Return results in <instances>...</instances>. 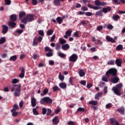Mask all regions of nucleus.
Segmentation results:
<instances>
[{
    "label": "nucleus",
    "mask_w": 125,
    "mask_h": 125,
    "mask_svg": "<svg viewBox=\"0 0 125 125\" xmlns=\"http://www.w3.org/2000/svg\"><path fill=\"white\" fill-rule=\"evenodd\" d=\"M6 41L5 39V37H1L0 38V44H2V43H4Z\"/></svg>",
    "instance_id": "c9c22d12"
},
{
    "label": "nucleus",
    "mask_w": 125,
    "mask_h": 125,
    "mask_svg": "<svg viewBox=\"0 0 125 125\" xmlns=\"http://www.w3.org/2000/svg\"><path fill=\"white\" fill-rule=\"evenodd\" d=\"M117 73L118 70L115 68H110L105 73L106 76H109L110 75H112L113 77H117Z\"/></svg>",
    "instance_id": "20e7f679"
},
{
    "label": "nucleus",
    "mask_w": 125,
    "mask_h": 125,
    "mask_svg": "<svg viewBox=\"0 0 125 125\" xmlns=\"http://www.w3.org/2000/svg\"><path fill=\"white\" fill-rule=\"evenodd\" d=\"M88 104L90 105H93V106H96V105H97V104H98V102H97V101H89Z\"/></svg>",
    "instance_id": "393cba45"
},
{
    "label": "nucleus",
    "mask_w": 125,
    "mask_h": 125,
    "mask_svg": "<svg viewBox=\"0 0 125 125\" xmlns=\"http://www.w3.org/2000/svg\"><path fill=\"white\" fill-rule=\"evenodd\" d=\"M58 55L61 57V58H66V57L67 56V55L60 52L58 53Z\"/></svg>",
    "instance_id": "b1692460"
},
{
    "label": "nucleus",
    "mask_w": 125,
    "mask_h": 125,
    "mask_svg": "<svg viewBox=\"0 0 125 125\" xmlns=\"http://www.w3.org/2000/svg\"><path fill=\"white\" fill-rule=\"evenodd\" d=\"M23 32H24V31L22 29H17L16 30V33L19 34V35H21Z\"/></svg>",
    "instance_id": "3c124183"
},
{
    "label": "nucleus",
    "mask_w": 125,
    "mask_h": 125,
    "mask_svg": "<svg viewBox=\"0 0 125 125\" xmlns=\"http://www.w3.org/2000/svg\"><path fill=\"white\" fill-rule=\"evenodd\" d=\"M117 111L120 114H121V115H125V108L124 106H122L119 108L117 109Z\"/></svg>",
    "instance_id": "dca6fc26"
},
{
    "label": "nucleus",
    "mask_w": 125,
    "mask_h": 125,
    "mask_svg": "<svg viewBox=\"0 0 125 125\" xmlns=\"http://www.w3.org/2000/svg\"><path fill=\"white\" fill-rule=\"evenodd\" d=\"M31 100L32 106L36 107L37 106V100H36V98L35 97H31Z\"/></svg>",
    "instance_id": "f8f14e48"
},
{
    "label": "nucleus",
    "mask_w": 125,
    "mask_h": 125,
    "mask_svg": "<svg viewBox=\"0 0 125 125\" xmlns=\"http://www.w3.org/2000/svg\"><path fill=\"white\" fill-rule=\"evenodd\" d=\"M32 4L33 5H37L38 4V0H32Z\"/></svg>",
    "instance_id": "774afa93"
},
{
    "label": "nucleus",
    "mask_w": 125,
    "mask_h": 125,
    "mask_svg": "<svg viewBox=\"0 0 125 125\" xmlns=\"http://www.w3.org/2000/svg\"><path fill=\"white\" fill-rule=\"evenodd\" d=\"M8 26L11 29H13L16 26V23L13 21H8Z\"/></svg>",
    "instance_id": "f3484780"
},
{
    "label": "nucleus",
    "mask_w": 125,
    "mask_h": 125,
    "mask_svg": "<svg viewBox=\"0 0 125 125\" xmlns=\"http://www.w3.org/2000/svg\"><path fill=\"white\" fill-rule=\"evenodd\" d=\"M106 28L108 30H113L114 26L112 24H108L106 26Z\"/></svg>",
    "instance_id": "a18cd8bd"
},
{
    "label": "nucleus",
    "mask_w": 125,
    "mask_h": 125,
    "mask_svg": "<svg viewBox=\"0 0 125 125\" xmlns=\"http://www.w3.org/2000/svg\"><path fill=\"white\" fill-rule=\"evenodd\" d=\"M122 63H123V61L121 59H116L115 60V63L118 67H122Z\"/></svg>",
    "instance_id": "9d476101"
},
{
    "label": "nucleus",
    "mask_w": 125,
    "mask_h": 125,
    "mask_svg": "<svg viewBox=\"0 0 125 125\" xmlns=\"http://www.w3.org/2000/svg\"><path fill=\"white\" fill-rule=\"evenodd\" d=\"M48 93V89L46 88L43 90V93H41V96H44V95H46Z\"/></svg>",
    "instance_id": "473e14b6"
},
{
    "label": "nucleus",
    "mask_w": 125,
    "mask_h": 125,
    "mask_svg": "<svg viewBox=\"0 0 125 125\" xmlns=\"http://www.w3.org/2000/svg\"><path fill=\"white\" fill-rule=\"evenodd\" d=\"M36 38L34 39L33 42V45L36 46L38 45V42L36 41Z\"/></svg>",
    "instance_id": "e2e57ef3"
},
{
    "label": "nucleus",
    "mask_w": 125,
    "mask_h": 125,
    "mask_svg": "<svg viewBox=\"0 0 125 125\" xmlns=\"http://www.w3.org/2000/svg\"><path fill=\"white\" fill-rule=\"evenodd\" d=\"M53 3L56 6H60L61 3L59 0H54Z\"/></svg>",
    "instance_id": "c756f323"
},
{
    "label": "nucleus",
    "mask_w": 125,
    "mask_h": 125,
    "mask_svg": "<svg viewBox=\"0 0 125 125\" xmlns=\"http://www.w3.org/2000/svg\"><path fill=\"white\" fill-rule=\"evenodd\" d=\"M95 4L97 5V6H104V5H107V3L103 1V2H100V1L98 0H96L95 1Z\"/></svg>",
    "instance_id": "6e6552de"
},
{
    "label": "nucleus",
    "mask_w": 125,
    "mask_h": 125,
    "mask_svg": "<svg viewBox=\"0 0 125 125\" xmlns=\"http://www.w3.org/2000/svg\"><path fill=\"white\" fill-rule=\"evenodd\" d=\"M85 15L86 16H92V13L90 12H86L85 13Z\"/></svg>",
    "instance_id": "4d7b16f0"
},
{
    "label": "nucleus",
    "mask_w": 125,
    "mask_h": 125,
    "mask_svg": "<svg viewBox=\"0 0 125 125\" xmlns=\"http://www.w3.org/2000/svg\"><path fill=\"white\" fill-rule=\"evenodd\" d=\"M59 86L62 88V89H65V88H66L67 87V84L64 82H62L59 83Z\"/></svg>",
    "instance_id": "a211bd4d"
},
{
    "label": "nucleus",
    "mask_w": 125,
    "mask_h": 125,
    "mask_svg": "<svg viewBox=\"0 0 125 125\" xmlns=\"http://www.w3.org/2000/svg\"><path fill=\"white\" fill-rule=\"evenodd\" d=\"M112 8L110 6H107L106 7H104L103 8V12L104 13H107L109 11H111Z\"/></svg>",
    "instance_id": "2eb2a0df"
},
{
    "label": "nucleus",
    "mask_w": 125,
    "mask_h": 125,
    "mask_svg": "<svg viewBox=\"0 0 125 125\" xmlns=\"http://www.w3.org/2000/svg\"><path fill=\"white\" fill-rule=\"evenodd\" d=\"M20 88H21V85L13 84L12 86V89L11 91H12V92H13V91H14L15 90V96L19 97L20 96V93L21 92Z\"/></svg>",
    "instance_id": "f257e3e1"
},
{
    "label": "nucleus",
    "mask_w": 125,
    "mask_h": 125,
    "mask_svg": "<svg viewBox=\"0 0 125 125\" xmlns=\"http://www.w3.org/2000/svg\"><path fill=\"white\" fill-rule=\"evenodd\" d=\"M103 11L102 10H99L98 11H97L95 13L96 16H103Z\"/></svg>",
    "instance_id": "a878e982"
},
{
    "label": "nucleus",
    "mask_w": 125,
    "mask_h": 125,
    "mask_svg": "<svg viewBox=\"0 0 125 125\" xmlns=\"http://www.w3.org/2000/svg\"><path fill=\"white\" fill-rule=\"evenodd\" d=\"M19 77L21 79L25 77V69H24L23 67L21 68V73L20 74Z\"/></svg>",
    "instance_id": "412c9836"
},
{
    "label": "nucleus",
    "mask_w": 125,
    "mask_h": 125,
    "mask_svg": "<svg viewBox=\"0 0 125 125\" xmlns=\"http://www.w3.org/2000/svg\"><path fill=\"white\" fill-rule=\"evenodd\" d=\"M51 112H52V111L49 108L46 109L45 107H43L42 109V115H45L46 114V116H49V115L51 114Z\"/></svg>",
    "instance_id": "423d86ee"
},
{
    "label": "nucleus",
    "mask_w": 125,
    "mask_h": 125,
    "mask_svg": "<svg viewBox=\"0 0 125 125\" xmlns=\"http://www.w3.org/2000/svg\"><path fill=\"white\" fill-rule=\"evenodd\" d=\"M39 58V54H35L33 55V59L34 60H36V59Z\"/></svg>",
    "instance_id": "0e129e2a"
},
{
    "label": "nucleus",
    "mask_w": 125,
    "mask_h": 125,
    "mask_svg": "<svg viewBox=\"0 0 125 125\" xmlns=\"http://www.w3.org/2000/svg\"><path fill=\"white\" fill-rule=\"evenodd\" d=\"M45 51H46V52L47 51H48V52H50L51 51H52V49H51L50 48H49V47L46 46L45 48Z\"/></svg>",
    "instance_id": "8fccbe9b"
},
{
    "label": "nucleus",
    "mask_w": 125,
    "mask_h": 125,
    "mask_svg": "<svg viewBox=\"0 0 125 125\" xmlns=\"http://www.w3.org/2000/svg\"><path fill=\"white\" fill-rule=\"evenodd\" d=\"M41 104H51L52 103V99L49 97H45L40 100Z\"/></svg>",
    "instance_id": "39448f33"
},
{
    "label": "nucleus",
    "mask_w": 125,
    "mask_h": 125,
    "mask_svg": "<svg viewBox=\"0 0 125 125\" xmlns=\"http://www.w3.org/2000/svg\"><path fill=\"white\" fill-rule=\"evenodd\" d=\"M110 124H111L112 125H115V123L117 121V120H116V119L115 118H110Z\"/></svg>",
    "instance_id": "4c0bfd02"
},
{
    "label": "nucleus",
    "mask_w": 125,
    "mask_h": 125,
    "mask_svg": "<svg viewBox=\"0 0 125 125\" xmlns=\"http://www.w3.org/2000/svg\"><path fill=\"white\" fill-rule=\"evenodd\" d=\"M59 79L60 81H61V82H63V81H64L65 79V76L62 75L61 73H60L59 75Z\"/></svg>",
    "instance_id": "7c9ffc66"
},
{
    "label": "nucleus",
    "mask_w": 125,
    "mask_h": 125,
    "mask_svg": "<svg viewBox=\"0 0 125 125\" xmlns=\"http://www.w3.org/2000/svg\"><path fill=\"white\" fill-rule=\"evenodd\" d=\"M107 65H115V61L111 60L107 62Z\"/></svg>",
    "instance_id": "79ce46f5"
},
{
    "label": "nucleus",
    "mask_w": 125,
    "mask_h": 125,
    "mask_svg": "<svg viewBox=\"0 0 125 125\" xmlns=\"http://www.w3.org/2000/svg\"><path fill=\"white\" fill-rule=\"evenodd\" d=\"M19 107L17 104H15L13 106V108L12 110H14V111H16V110H18Z\"/></svg>",
    "instance_id": "6e6d98bb"
},
{
    "label": "nucleus",
    "mask_w": 125,
    "mask_h": 125,
    "mask_svg": "<svg viewBox=\"0 0 125 125\" xmlns=\"http://www.w3.org/2000/svg\"><path fill=\"white\" fill-rule=\"evenodd\" d=\"M43 38V36H39L37 40L39 42H42V41Z\"/></svg>",
    "instance_id": "69168bd1"
},
{
    "label": "nucleus",
    "mask_w": 125,
    "mask_h": 125,
    "mask_svg": "<svg viewBox=\"0 0 125 125\" xmlns=\"http://www.w3.org/2000/svg\"><path fill=\"white\" fill-rule=\"evenodd\" d=\"M53 125H58L59 124V120H58V116L55 117L52 119Z\"/></svg>",
    "instance_id": "ddd939ff"
},
{
    "label": "nucleus",
    "mask_w": 125,
    "mask_h": 125,
    "mask_svg": "<svg viewBox=\"0 0 125 125\" xmlns=\"http://www.w3.org/2000/svg\"><path fill=\"white\" fill-rule=\"evenodd\" d=\"M32 21H34V15L32 14L27 15L26 17L22 19L21 21L23 24H27V22H32Z\"/></svg>",
    "instance_id": "7ed1b4c3"
},
{
    "label": "nucleus",
    "mask_w": 125,
    "mask_h": 125,
    "mask_svg": "<svg viewBox=\"0 0 125 125\" xmlns=\"http://www.w3.org/2000/svg\"><path fill=\"white\" fill-rule=\"evenodd\" d=\"M56 50H60V48H61V45L60 44L57 43L56 44Z\"/></svg>",
    "instance_id": "c03bdc74"
},
{
    "label": "nucleus",
    "mask_w": 125,
    "mask_h": 125,
    "mask_svg": "<svg viewBox=\"0 0 125 125\" xmlns=\"http://www.w3.org/2000/svg\"><path fill=\"white\" fill-rule=\"evenodd\" d=\"M53 90L54 92H56L57 90H60V88L58 86L55 85L53 87Z\"/></svg>",
    "instance_id": "ea45409f"
},
{
    "label": "nucleus",
    "mask_w": 125,
    "mask_h": 125,
    "mask_svg": "<svg viewBox=\"0 0 125 125\" xmlns=\"http://www.w3.org/2000/svg\"><path fill=\"white\" fill-rule=\"evenodd\" d=\"M58 24H62V22H63V19H62V18L60 17H58L56 19Z\"/></svg>",
    "instance_id": "2f4dec72"
},
{
    "label": "nucleus",
    "mask_w": 125,
    "mask_h": 125,
    "mask_svg": "<svg viewBox=\"0 0 125 125\" xmlns=\"http://www.w3.org/2000/svg\"><path fill=\"white\" fill-rule=\"evenodd\" d=\"M53 34V31L52 29H49L47 31L46 35L47 36H51Z\"/></svg>",
    "instance_id": "a19ab883"
},
{
    "label": "nucleus",
    "mask_w": 125,
    "mask_h": 125,
    "mask_svg": "<svg viewBox=\"0 0 125 125\" xmlns=\"http://www.w3.org/2000/svg\"><path fill=\"white\" fill-rule=\"evenodd\" d=\"M110 81L112 83H118L119 81H120V79L118 78V77L115 76V77L111 78Z\"/></svg>",
    "instance_id": "9b49d317"
},
{
    "label": "nucleus",
    "mask_w": 125,
    "mask_h": 125,
    "mask_svg": "<svg viewBox=\"0 0 125 125\" xmlns=\"http://www.w3.org/2000/svg\"><path fill=\"white\" fill-rule=\"evenodd\" d=\"M10 19L11 21H16L17 20V16L15 14H13L10 16Z\"/></svg>",
    "instance_id": "4be33fe9"
},
{
    "label": "nucleus",
    "mask_w": 125,
    "mask_h": 125,
    "mask_svg": "<svg viewBox=\"0 0 125 125\" xmlns=\"http://www.w3.org/2000/svg\"><path fill=\"white\" fill-rule=\"evenodd\" d=\"M55 38H56V35L55 34H54L51 37L50 42H54V40H55Z\"/></svg>",
    "instance_id": "13d9d810"
},
{
    "label": "nucleus",
    "mask_w": 125,
    "mask_h": 125,
    "mask_svg": "<svg viewBox=\"0 0 125 125\" xmlns=\"http://www.w3.org/2000/svg\"><path fill=\"white\" fill-rule=\"evenodd\" d=\"M102 29H103V26L102 25H99L97 27V31H99V32L100 31H101Z\"/></svg>",
    "instance_id": "052dcab7"
},
{
    "label": "nucleus",
    "mask_w": 125,
    "mask_h": 125,
    "mask_svg": "<svg viewBox=\"0 0 125 125\" xmlns=\"http://www.w3.org/2000/svg\"><path fill=\"white\" fill-rule=\"evenodd\" d=\"M77 112H84V108L79 107L77 109Z\"/></svg>",
    "instance_id": "5fc2aeb1"
},
{
    "label": "nucleus",
    "mask_w": 125,
    "mask_h": 125,
    "mask_svg": "<svg viewBox=\"0 0 125 125\" xmlns=\"http://www.w3.org/2000/svg\"><path fill=\"white\" fill-rule=\"evenodd\" d=\"M33 115H39V112H38V111H37V109H36V108L33 109Z\"/></svg>",
    "instance_id": "864d4df0"
},
{
    "label": "nucleus",
    "mask_w": 125,
    "mask_h": 125,
    "mask_svg": "<svg viewBox=\"0 0 125 125\" xmlns=\"http://www.w3.org/2000/svg\"><path fill=\"white\" fill-rule=\"evenodd\" d=\"M72 29H69L65 32V35H67L68 37H71V35H72Z\"/></svg>",
    "instance_id": "f704fd0d"
},
{
    "label": "nucleus",
    "mask_w": 125,
    "mask_h": 125,
    "mask_svg": "<svg viewBox=\"0 0 125 125\" xmlns=\"http://www.w3.org/2000/svg\"><path fill=\"white\" fill-rule=\"evenodd\" d=\"M59 41L61 44H64V43L67 42V41H66V40L63 38H59Z\"/></svg>",
    "instance_id": "c85d7f7f"
},
{
    "label": "nucleus",
    "mask_w": 125,
    "mask_h": 125,
    "mask_svg": "<svg viewBox=\"0 0 125 125\" xmlns=\"http://www.w3.org/2000/svg\"><path fill=\"white\" fill-rule=\"evenodd\" d=\"M52 55H53V52L52 51L46 54V56H47V57H51Z\"/></svg>",
    "instance_id": "49530a36"
},
{
    "label": "nucleus",
    "mask_w": 125,
    "mask_h": 125,
    "mask_svg": "<svg viewBox=\"0 0 125 125\" xmlns=\"http://www.w3.org/2000/svg\"><path fill=\"white\" fill-rule=\"evenodd\" d=\"M62 48L63 50H67L70 48V45L68 44H65L62 46Z\"/></svg>",
    "instance_id": "aec40b11"
},
{
    "label": "nucleus",
    "mask_w": 125,
    "mask_h": 125,
    "mask_svg": "<svg viewBox=\"0 0 125 125\" xmlns=\"http://www.w3.org/2000/svg\"><path fill=\"white\" fill-rule=\"evenodd\" d=\"M121 19V17L119 15H113L112 17V19L114 21H118L119 19Z\"/></svg>",
    "instance_id": "5701e85b"
},
{
    "label": "nucleus",
    "mask_w": 125,
    "mask_h": 125,
    "mask_svg": "<svg viewBox=\"0 0 125 125\" xmlns=\"http://www.w3.org/2000/svg\"><path fill=\"white\" fill-rule=\"evenodd\" d=\"M122 87H123V84L122 83H120L117 84L116 86L113 87L112 90L113 91V92H114L115 94L120 96L122 95V94L120 92V90H121V88H122Z\"/></svg>",
    "instance_id": "f03ea898"
},
{
    "label": "nucleus",
    "mask_w": 125,
    "mask_h": 125,
    "mask_svg": "<svg viewBox=\"0 0 125 125\" xmlns=\"http://www.w3.org/2000/svg\"><path fill=\"white\" fill-rule=\"evenodd\" d=\"M12 83H19V80L15 78L12 80Z\"/></svg>",
    "instance_id": "de8ad7c7"
},
{
    "label": "nucleus",
    "mask_w": 125,
    "mask_h": 125,
    "mask_svg": "<svg viewBox=\"0 0 125 125\" xmlns=\"http://www.w3.org/2000/svg\"><path fill=\"white\" fill-rule=\"evenodd\" d=\"M123 48H124V46L122 44H119L117 46L116 50L117 51H120V50H123Z\"/></svg>",
    "instance_id": "bb28decb"
},
{
    "label": "nucleus",
    "mask_w": 125,
    "mask_h": 125,
    "mask_svg": "<svg viewBox=\"0 0 125 125\" xmlns=\"http://www.w3.org/2000/svg\"><path fill=\"white\" fill-rule=\"evenodd\" d=\"M106 40L107 42H112V43H114V42H116V41H115V40L113 39V38L110 37L109 36H107L106 37Z\"/></svg>",
    "instance_id": "4468645a"
},
{
    "label": "nucleus",
    "mask_w": 125,
    "mask_h": 125,
    "mask_svg": "<svg viewBox=\"0 0 125 125\" xmlns=\"http://www.w3.org/2000/svg\"><path fill=\"white\" fill-rule=\"evenodd\" d=\"M78 60V55L76 54H73L69 58L70 62H75Z\"/></svg>",
    "instance_id": "0eeeda50"
},
{
    "label": "nucleus",
    "mask_w": 125,
    "mask_h": 125,
    "mask_svg": "<svg viewBox=\"0 0 125 125\" xmlns=\"http://www.w3.org/2000/svg\"><path fill=\"white\" fill-rule=\"evenodd\" d=\"M69 83L71 85H74V83H73V78L70 77L69 79Z\"/></svg>",
    "instance_id": "bf43d9fd"
},
{
    "label": "nucleus",
    "mask_w": 125,
    "mask_h": 125,
    "mask_svg": "<svg viewBox=\"0 0 125 125\" xmlns=\"http://www.w3.org/2000/svg\"><path fill=\"white\" fill-rule=\"evenodd\" d=\"M81 9L82 10H83V11H87V10H88V9L87 8V7L85 6L82 7Z\"/></svg>",
    "instance_id": "680f3d73"
},
{
    "label": "nucleus",
    "mask_w": 125,
    "mask_h": 125,
    "mask_svg": "<svg viewBox=\"0 0 125 125\" xmlns=\"http://www.w3.org/2000/svg\"><path fill=\"white\" fill-rule=\"evenodd\" d=\"M38 34L41 37H43L44 36V33H43V30H41L38 31Z\"/></svg>",
    "instance_id": "37998d69"
},
{
    "label": "nucleus",
    "mask_w": 125,
    "mask_h": 125,
    "mask_svg": "<svg viewBox=\"0 0 125 125\" xmlns=\"http://www.w3.org/2000/svg\"><path fill=\"white\" fill-rule=\"evenodd\" d=\"M5 3L6 5H10V4H11V0H5Z\"/></svg>",
    "instance_id": "09e8293b"
},
{
    "label": "nucleus",
    "mask_w": 125,
    "mask_h": 125,
    "mask_svg": "<svg viewBox=\"0 0 125 125\" xmlns=\"http://www.w3.org/2000/svg\"><path fill=\"white\" fill-rule=\"evenodd\" d=\"M78 74L81 78L85 76V72L83 71V69H80Z\"/></svg>",
    "instance_id": "6ab92c4d"
},
{
    "label": "nucleus",
    "mask_w": 125,
    "mask_h": 125,
    "mask_svg": "<svg viewBox=\"0 0 125 125\" xmlns=\"http://www.w3.org/2000/svg\"><path fill=\"white\" fill-rule=\"evenodd\" d=\"M11 112L12 113L13 117H16L18 115V112H16V110H14V109H11Z\"/></svg>",
    "instance_id": "e433bc0d"
},
{
    "label": "nucleus",
    "mask_w": 125,
    "mask_h": 125,
    "mask_svg": "<svg viewBox=\"0 0 125 125\" xmlns=\"http://www.w3.org/2000/svg\"><path fill=\"white\" fill-rule=\"evenodd\" d=\"M67 124L68 125H75V122L70 121L69 122H67Z\"/></svg>",
    "instance_id": "338daca9"
},
{
    "label": "nucleus",
    "mask_w": 125,
    "mask_h": 125,
    "mask_svg": "<svg viewBox=\"0 0 125 125\" xmlns=\"http://www.w3.org/2000/svg\"><path fill=\"white\" fill-rule=\"evenodd\" d=\"M101 96H102V92L97 93L95 96V99L98 100Z\"/></svg>",
    "instance_id": "cd10ccee"
},
{
    "label": "nucleus",
    "mask_w": 125,
    "mask_h": 125,
    "mask_svg": "<svg viewBox=\"0 0 125 125\" xmlns=\"http://www.w3.org/2000/svg\"><path fill=\"white\" fill-rule=\"evenodd\" d=\"M2 33L3 34V35H5L7 32H8V26L6 25H2Z\"/></svg>",
    "instance_id": "1a4fd4ad"
},
{
    "label": "nucleus",
    "mask_w": 125,
    "mask_h": 125,
    "mask_svg": "<svg viewBox=\"0 0 125 125\" xmlns=\"http://www.w3.org/2000/svg\"><path fill=\"white\" fill-rule=\"evenodd\" d=\"M26 15V13L25 12H21L19 13V18H22Z\"/></svg>",
    "instance_id": "58836bf2"
},
{
    "label": "nucleus",
    "mask_w": 125,
    "mask_h": 125,
    "mask_svg": "<svg viewBox=\"0 0 125 125\" xmlns=\"http://www.w3.org/2000/svg\"><path fill=\"white\" fill-rule=\"evenodd\" d=\"M17 60V56L14 55L10 58V61H13L14 62V61H16Z\"/></svg>",
    "instance_id": "72a5a7b5"
},
{
    "label": "nucleus",
    "mask_w": 125,
    "mask_h": 125,
    "mask_svg": "<svg viewBox=\"0 0 125 125\" xmlns=\"http://www.w3.org/2000/svg\"><path fill=\"white\" fill-rule=\"evenodd\" d=\"M102 80V81H103V82H105V83H107V82H108V79L107 78V77H106L105 76H103Z\"/></svg>",
    "instance_id": "603ef678"
}]
</instances>
